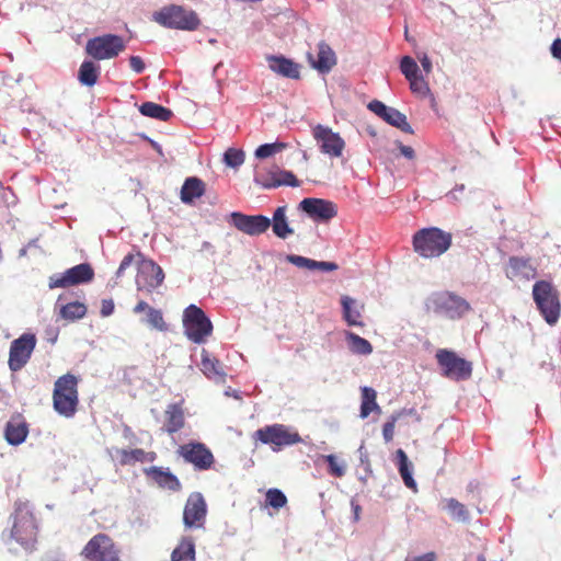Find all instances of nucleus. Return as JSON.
<instances>
[{
	"mask_svg": "<svg viewBox=\"0 0 561 561\" xmlns=\"http://www.w3.org/2000/svg\"><path fill=\"white\" fill-rule=\"evenodd\" d=\"M343 308V317L348 325L363 327L364 323L360 321L362 314L358 308H355V300L348 296L341 298Z\"/></svg>",
	"mask_w": 561,
	"mask_h": 561,
	"instance_id": "34",
	"label": "nucleus"
},
{
	"mask_svg": "<svg viewBox=\"0 0 561 561\" xmlns=\"http://www.w3.org/2000/svg\"><path fill=\"white\" fill-rule=\"evenodd\" d=\"M398 460V470L407 488L415 491L416 482L412 477V463L409 461L407 454L402 449L396 451Z\"/></svg>",
	"mask_w": 561,
	"mask_h": 561,
	"instance_id": "30",
	"label": "nucleus"
},
{
	"mask_svg": "<svg viewBox=\"0 0 561 561\" xmlns=\"http://www.w3.org/2000/svg\"><path fill=\"white\" fill-rule=\"evenodd\" d=\"M100 76V66L95 65L91 60H84L78 71V80L81 84L87 87H93Z\"/></svg>",
	"mask_w": 561,
	"mask_h": 561,
	"instance_id": "31",
	"label": "nucleus"
},
{
	"mask_svg": "<svg viewBox=\"0 0 561 561\" xmlns=\"http://www.w3.org/2000/svg\"><path fill=\"white\" fill-rule=\"evenodd\" d=\"M270 69L285 78L299 79L301 66L294 60L284 56H268L267 58Z\"/></svg>",
	"mask_w": 561,
	"mask_h": 561,
	"instance_id": "25",
	"label": "nucleus"
},
{
	"mask_svg": "<svg viewBox=\"0 0 561 561\" xmlns=\"http://www.w3.org/2000/svg\"><path fill=\"white\" fill-rule=\"evenodd\" d=\"M253 437L263 444L271 445L274 451L301 442L298 432L284 424L266 425L254 432Z\"/></svg>",
	"mask_w": 561,
	"mask_h": 561,
	"instance_id": "8",
	"label": "nucleus"
},
{
	"mask_svg": "<svg viewBox=\"0 0 561 561\" xmlns=\"http://www.w3.org/2000/svg\"><path fill=\"white\" fill-rule=\"evenodd\" d=\"M185 423L183 402L168 404L164 410L163 431L169 435H173L183 430Z\"/></svg>",
	"mask_w": 561,
	"mask_h": 561,
	"instance_id": "22",
	"label": "nucleus"
},
{
	"mask_svg": "<svg viewBox=\"0 0 561 561\" xmlns=\"http://www.w3.org/2000/svg\"><path fill=\"white\" fill-rule=\"evenodd\" d=\"M307 58L311 67L321 73L329 72L336 64L334 51L324 42H320L318 45L317 58H314L311 53H308Z\"/></svg>",
	"mask_w": 561,
	"mask_h": 561,
	"instance_id": "24",
	"label": "nucleus"
},
{
	"mask_svg": "<svg viewBox=\"0 0 561 561\" xmlns=\"http://www.w3.org/2000/svg\"><path fill=\"white\" fill-rule=\"evenodd\" d=\"M207 506L205 499L198 492L190 494L184 506L183 523L186 527H201L205 520Z\"/></svg>",
	"mask_w": 561,
	"mask_h": 561,
	"instance_id": "19",
	"label": "nucleus"
},
{
	"mask_svg": "<svg viewBox=\"0 0 561 561\" xmlns=\"http://www.w3.org/2000/svg\"><path fill=\"white\" fill-rule=\"evenodd\" d=\"M437 557L435 552H427L423 556L407 558L405 561H436Z\"/></svg>",
	"mask_w": 561,
	"mask_h": 561,
	"instance_id": "55",
	"label": "nucleus"
},
{
	"mask_svg": "<svg viewBox=\"0 0 561 561\" xmlns=\"http://www.w3.org/2000/svg\"><path fill=\"white\" fill-rule=\"evenodd\" d=\"M287 261L300 268L314 270L316 261L296 254L287 256Z\"/></svg>",
	"mask_w": 561,
	"mask_h": 561,
	"instance_id": "48",
	"label": "nucleus"
},
{
	"mask_svg": "<svg viewBox=\"0 0 561 561\" xmlns=\"http://www.w3.org/2000/svg\"><path fill=\"white\" fill-rule=\"evenodd\" d=\"M94 278V271L89 263H81L68 268L62 274L49 277L48 286L54 288H67L70 286L90 283Z\"/></svg>",
	"mask_w": 561,
	"mask_h": 561,
	"instance_id": "15",
	"label": "nucleus"
},
{
	"mask_svg": "<svg viewBox=\"0 0 561 561\" xmlns=\"http://www.w3.org/2000/svg\"><path fill=\"white\" fill-rule=\"evenodd\" d=\"M183 328L187 339L196 344L205 343L213 333L211 321L196 305H190L183 312Z\"/></svg>",
	"mask_w": 561,
	"mask_h": 561,
	"instance_id": "7",
	"label": "nucleus"
},
{
	"mask_svg": "<svg viewBox=\"0 0 561 561\" xmlns=\"http://www.w3.org/2000/svg\"><path fill=\"white\" fill-rule=\"evenodd\" d=\"M478 561H486L485 557L483 554L478 556Z\"/></svg>",
	"mask_w": 561,
	"mask_h": 561,
	"instance_id": "61",
	"label": "nucleus"
},
{
	"mask_svg": "<svg viewBox=\"0 0 561 561\" xmlns=\"http://www.w3.org/2000/svg\"><path fill=\"white\" fill-rule=\"evenodd\" d=\"M368 108L382 118L385 112H387L388 106L385 105L381 101L374 100L368 104Z\"/></svg>",
	"mask_w": 561,
	"mask_h": 561,
	"instance_id": "50",
	"label": "nucleus"
},
{
	"mask_svg": "<svg viewBox=\"0 0 561 561\" xmlns=\"http://www.w3.org/2000/svg\"><path fill=\"white\" fill-rule=\"evenodd\" d=\"M147 323L159 331L167 330V323L163 320L162 312L158 309L149 308L147 312Z\"/></svg>",
	"mask_w": 561,
	"mask_h": 561,
	"instance_id": "45",
	"label": "nucleus"
},
{
	"mask_svg": "<svg viewBox=\"0 0 561 561\" xmlns=\"http://www.w3.org/2000/svg\"><path fill=\"white\" fill-rule=\"evenodd\" d=\"M551 54L554 58L561 60V38L553 41L551 45Z\"/></svg>",
	"mask_w": 561,
	"mask_h": 561,
	"instance_id": "56",
	"label": "nucleus"
},
{
	"mask_svg": "<svg viewBox=\"0 0 561 561\" xmlns=\"http://www.w3.org/2000/svg\"><path fill=\"white\" fill-rule=\"evenodd\" d=\"M286 147L283 142L264 144L256 148L255 157L259 159H266Z\"/></svg>",
	"mask_w": 561,
	"mask_h": 561,
	"instance_id": "43",
	"label": "nucleus"
},
{
	"mask_svg": "<svg viewBox=\"0 0 561 561\" xmlns=\"http://www.w3.org/2000/svg\"><path fill=\"white\" fill-rule=\"evenodd\" d=\"M202 370L208 378L224 379L226 376L221 363L211 357L205 350L202 353Z\"/></svg>",
	"mask_w": 561,
	"mask_h": 561,
	"instance_id": "33",
	"label": "nucleus"
},
{
	"mask_svg": "<svg viewBox=\"0 0 561 561\" xmlns=\"http://www.w3.org/2000/svg\"><path fill=\"white\" fill-rule=\"evenodd\" d=\"M176 453L197 471H207L215 465L214 454L204 443L188 442L181 445Z\"/></svg>",
	"mask_w": 561,
	"mask_h": 561,
	"instance_id": "12",
	"label": "nucleus"
},
{
	"mask_svg": "<svg viewBox=\"0 0 561 561\" xmlns=\"http://www.w3.org/2000/svg\"><path fill=\"white\" fill-rule=\"evenodd\" d=\"M453 234L437 227L423 228L413 236V250L424 259H434L448 251Z\"/></svg>",
	"mask_w": 561,
	"mask_h": 561,
	"instance_id": "2",
	"label": "nucleus"
},
{
	"mask_svg": "<svg viewBox=\"0 0 561 561\" xmlns=\"http://www.w3.org/2000/svg\"><path fill=\"white\" fill-rule=\"evenodd\" d=\"M123 37L115 34H104L90 38L85 44V53L95 60H106L117 57L125 50Z\"/></svg>",
	"mask_w": 561,
	"mask_h": 561,
	"instance_id": "10",
	"label": "nucleus"
},
{
	"mask_svg": "<svg viewBox=\"0 0 561 561\" xmlns=\"http://www.w3.org/2000/svg\"><path fill=\"white\" fill-rule=\"evenodd\" d=\"M312 136L320 146L322 153H325L331 158H340L342 156L345 148V141L330 127L319 124L312 128Z\"/></svg>",
	"mask_w": 561,
	"mask_h": 561,
	"instance_id": "16",
	"label": "nucleus"
},
{
	"mask_svg": "<svg viewBox=\"0 0 561 561\" xmlns=\"http://www.w3.org/2000/svg\"><path fill=\"white\" fill-rule=\"evenodd\" d=\"M352 507H353V511H354V519L357 522L359 519V514H360V506L354 502H352Z\"/></svg>",
	"mask_w": 561,
	"mask_h": 561,
	"instance_id": "60",
	"label": "nucleus"
},
{
	"mask_svg": "<svg viewBox=\"0 0 561 561\" xmlns=\"http://www.w3.org/2000/svg\"><path fill=\"white\" fill-rule=\"evenodd\" d=\"M121 554L119 546L104 533L90 538L80 552L83 561H122Z\"/></svg>",
	"mask_w": 561,
	"mask_h": 561,
	"instance_id": "6",
	"label": "nucleus"
},
{
	"mask_svg": "<svg viewBox=\"0 0 561 561\" xmlns=\"http://www.w3.org/2000/svg\"><path fill=\"white\" fill-rule=\"evenodd\" d=\"M346 341L348 348L354 354L369 355L373 352V346L369 341L359 336L354 332H346Z\"/></svg>",
	"mask_w": 561,
	"mask_h": 561,
	"instance_id": "38",
	"label": "nucleus"
},
{
	"mask_svg": "<svg viewBox=\"0 0 561 561\" xmlns=\"http://www.w3.org/2000/svg\"><path fill=\"white\" fill-rule=\"evenodd\" d=\"M78 383L79 379L70 373L58 377L55 381L53 407L59 415L70 419L77 413L79 405Z\"/></svg>",
	"mask_w": 561,
	"mask_h": 561,
	"instance_id": "3",
	"label": "nucleus"
},
{
	"mask_svg": "<svg viewBox=\"0 0 561 561\" xmlns=\"http://www.w3.org/2000/svg\"><path fill=\"white\" fill-rule=\"evenodd\" d=\"M139 111L142 115L159 119L161 122H168L173 115L170 108L153 102L142 103L139 107Z\"/></svg>",
	"mask_w": 561,
	"mask_h": 561,
	"instance_id": "36",
	"label": "nucleus"
},
{
	"mask_svg": "<svg viewBox=\"0 0 561 561\" xmlns=\"http://www.w3.org/2000/svg\"><path fill=\"white\" fill-rule=\"evenodd\" d=\"M149 308H151L146 301L144 300H140L135 307H134V312L135 313H140L142 311H149Z\"/></svg>",
	"mask_w": 561,
	"mask_h": 561,
	"instance_id": "59",
	"label": "nucleus"
},
{
	"mask_svg": "<svg viewBox=\"0 0 561 561\" xmlns=\"http://www.w3.org/2000/svg\"><path fill=\"white\" fill-rule=\"evenodd\" d=\"M36 342L33 333H24L11 342L8 360L10 370L19 371L28 363Z\"/></svg>",
	"mask_w": 561,
	"mask_h": 561,
	"instance_id": "13",
	"label": "nucleus"
},
{
	"mask_svg": "<svg viewBox=\"0 0 561 561\" xmlns=\"http://www.w3.org/2000/svg\"><path fill=\"white\" fill-rule=\"evenodd\" d=\"M137 289L151 294L163 283V270L154 261L145 259L139 252L137 253Z\"/></svg>",
	"mask_w": 561,
	"mask_h": 561,
	"instance_id": "11",
	"label": "nucleus"
},
{
	"mask_svg": "<svg viewBox=\"0 0 561 561\" xmlns=\"http://www.w3.org/2000/svg\"><path fill=\"white\" fill-rule=\"evenodd\" d=\"M396 421L397 417L391 416V419L388 422H386L382 426V436L387 443L393 439Z\"/></svg>",
	"mask_w": 561,
	"mask_h": 561,
	"instance_id": "49",
	"label": "nucleus"
},
{
	"mask_svg": "<svg viewBox=\"0 0 561 561\" xmlns=\"http://www.w3.org/2000/svg\"><path fill=\"white\" fill-rule=\"evenodd\" d=\"M443 508L447 511L450 517L460 523H467L470 519V514L465 504L456 499H445Z\"/></svg>",
	"mask_w": 561,
	"mask_h": 561,
	"instance_id": "35",
	"label": "nucleus"
},
{
	"mask_svg": "<svg viewBox=\"0 0 561 561\" xmlns=\"http://www.w3.org/2000/svg\"><path fill=\"white\" fill-rule=\"evenodd\" d=\"M152 20L167 28L195 31L201 25L197 13L178 4H169L153 12Z\"/></svg>",
	"mask_w": 561,
	"mask_h": 561,
	"instance_id": "4",
	"label": "nucleus"
},
{
	"mask_svg": "<svg viewBox=\"0 0 561 561\" xmlns=\"http://www.w3.org/2000/svg\"><path fill=\"white\" fill-rule=\"evenodd\" d=\"M533 297L546 322L553 325L558 322L561 304L558 290L550 282L538 280L533 286Z\"/></svg>",
	"mask_w": 561,
	"mask_h": 561,
	"instance_id": "5",
	"label": "nucleus"
},
{
	"mask_svg": "<svg viewBox=\"0 0 561 561\" xmlns=\"http://www.w3.org/2000/svg\"><path fill=\"white\" fill-rule=\"evenodd\" d=\"M505 274L512 280H530L537 276V265L531 257L511 256L505 267Z\"/></svg>",
	"mask_w": 561,
	"mask_h": 561,
	"instance_id": "20",
	"label": "nucleus"
},
{
	"mask_svg": "<svg viewBox=\"0 0 561 561\" xmlns=\"http://www.w3.org/2000/svg\"><path fill=\"white\" fill-rule=\"evenodd\" d=\"M410 82V89L413 93H417L422 96H426L430 92V88L427 82L424 80L421 76H415L411 79H409Z\"/></svg>",
	"mask_w": 561,
	"mask_h": 561,
	"instance_id": "47",
	"label": "nucleus"
},
{
	"mask_svg": "<svg viewBox=\"0 0 561 561\" xmlns=\"http://www.w3.org/2000/svg\"><path fill=\"white\" fill-rule=\"evenodd\" d=\"M114 301L112 299H103L101 302V316L108 317L114 312Z\"/></svg>",
	"mask_w": 561,
	"mask_h": 561,
	"instance_id": "52",
	"label": "nucleus"
},
{
	"mask_svg": "<svg viewBox=\"0 0 561 561\" xmlns=\"http://www.w3.org/2000/svg\"><path fill=\"white\" fill-rule=\"evenodd\" d=\"M28 434L27 424L25 422H8L4 431V436L10 445L22 444Z\"/></svg>",
	"mask_w": 561,
	"mask_h": 561,
	"instance_id": "29",
	"label": "nucleus"
},
{
	"mask_svg": "<svg viewBox=\"0 0 561 561\" xmlns=\"http://www.w3.org/2000/svg\"><path fill=\"white\" fill-rule=\"evenodd\" d=\"M314 270L332 272L337 270V264L334 262L316 261Z\"/></svg>",
	"mask_w": 561,
	"mask_h": 561,
	"instance_id": "54",
	"label": "nucleus"
},
{
	"mask_svg": "<svg viewBox=\"0 0 561 561\" xmlns=\"http://www.w3.org/2000/svg\"><path fill=\"white\" fill-rule=\"evenodd\" d=\"M205 193V184L197 178H188L185 180L181 188V199L183 203H191L195 198L201 197Z\"/></svg>",
	"mask_w": 561,
	"mask_h": 561,
	"instance_id": "28",
	"label": "nucleus"
},
{
	"mask_svg": "<svg viewBox=\"0 0 561 561\" xmlns=\"http://www.w3.org/2000/svg\"><path fill=\"white\" fill-rule=\"evenodd\" d=\"M144 473L159 488L168 489L173 492L180 491L182 488V484L178 477L173 474L168 468L163 469L161 467L153 466L150 468H146L144 470Z\"/></svg>",
	"mask_w": 561,
	"mask_h": 561,
	"instance_id": "21",
	"label": "nucleus"
},
{
	"mask_svg": "<svg viewBox=\"0 0 561 561\" xmlns=\"http://www.w3.org/2000/svg\"><path fill=\"white\" fill-rule=\"evenodd\" d=\"M421 65L426 73H430L432 71V61L428 58L426 54L423 55V57L420 58Z\"/></svg>",
	"mask_w": 561,
	"mask_h": 561,
	"instance_id": "58",
	"label": "nucleus"
},
{
	"mask_svg": "<svg viewBox=\"0 0 561 561\" xmlns=\"http://www.w3.org/2000/svg\"><path fill=\"white\" fill-rule=\"evenodd\" d=\"M224 161L228 167L238 168L244 162V152L240 149L229 148L224 154Z\"/></svg>",
	"mask_w": 561,
	"mask_h": 561,
	"instance_id": "44",
	"label": "nucleus"
},
{
	"mask_svg": "<svg viewBox=\"0 0 561 561\" xmlns=\"http://www.w3.org/2000/svg\"><path fill=\"white\" fill-rule=\"evenodd\" d=\"M266 505L279 510L287 504L286 495L278 489H270L266 492Z\"/></svg>",
	"mask_w": 561,
	"mask_h": 561,
	"instance_id": "42",
	"label": "nucleus"
},
{
	"mask_svg": "<svg viewBox=\"0 0 561 561\" xmlns=\"http://www.w3.org/2000/svg\"><path fill=\"white\" fill-rule=\"evenodd\" d=\"M116 454L121 466H134L137 462H153L158 457L156 451H146L141 448L118 449Z\"/></svg>",
	"mask_w": 561,
	"mask_h": 561,
	"instance_id": "26",
	"label": "nucleus"
},
{
	"mask_svg": "<svg viewBox=\"0 0 561 561\" xmlns=\"http://www.w3.org/2000/svg\"><path fill=\"white\" fill-rule=\"evenodd\" d=\"M255 182L264 188H274L282 185L296 187L299 185L296 175L290 171H275L268 175L257 174Z\"/></svg>",
	"mask_w": 561,
	"mask_h": 561,
	"instance_id": "23",
	"label": "nucleus"
},
{
	"mask_svg": "<svg viewBox=\"0 0 561 561\" xmlns=\"http://www.w3.org/2000/svg\"><path fill=\"white\" fill-rule=\"evenodd\" d=\"M8 542L32 553L37 549L39 522L34 507L27 501L14 502L9 517Z\"/></svg>",
	"mask_w": 561,
	"mask_h": 561,
	"instance_id": "1",
	"label": "nucleus"
},
{
	"mask_svg": "<svg viewBox=\"0 0 561 561\" xmlns=\"http://www.w3.org/2000/svg\"><path fill=\"white\" fill-rule=\"evenodd\" d=\"M405 37H410V34H408V31H404Z\"/></svg>",
	"mask_w": 561,
	"mask_h": 561,
	"instance_id": "62",
	"label": "nucleus"
},
{
	"mask_svg": "<svg viewBox=\"0 0 561 561\" xmlns=\"http://www.w3.org/2000/svg\"><path fill=\"white\" fill-rule=\"evenodd\" d=\"M400 69L408 80L417 76L419 72L417 64L410 56H404L401 59Z\"/></svg>",
	"mask_w": 561,
	"mask_h": 561,
	"instance_id": "46",
	"label": "nucleus"
},
{
	"mask_svg": "<svg viewBox=\"0 0 561 561\" xmlns=\"http://www.w3.org/2000/svg\"><path fill=\"white\" fill-rule=\"evenodd\" d=\"M59 313L62 319L75 321L85 316L87 307L82 302L73 301L62 306Z\"/></svg>",
	"mask_w": 561,
	"mask_h": 561,
	"instance_id": "40",
	"label": "nucleus"
},
{
	"mask_svg": "<svg viewBox=\"0 0 561 561\" xmlns=\"http://www.w3.org/2000/svg\"><path fill=\"white\" fill-rule=\"evenodd\" d=\"M230 224L249 236H260L271 227V219L263 215H245L239 211L230 214Z\"/></svg>",
	"mask_w": 561,
	"mask_h": 561,
	"instance_id": "17",
	"label": "nucleus"
},
{
	"mask_svg": "<svg viewBox=\"0 0 561 561\" xmlns=\"http://www.w3.org/2000/svg\"><path fill=\"white\" fill-rule=\"evenodd\" d=\"M171 561H195V543L191 537H183L171 553Z\"/></svg>",
	"mask_w": 561,
	"mask_h": 561,
	"instance_id": "32",
	"label": "nucleus"
},
{
	"mask_svg": "<svg viewBox=\"0 0 561 561\" xmlns=\"http://www.w3.org/2000/svg\"><path fill=\"white\" fill-rule=\"evenodd\" d=\"M382 119L407 134H413V129L408 123L407 116L397 108L388 106Z\"/></svg>",
	"mask_w": 561,
	"mask_h": 561,
	"instance_id": "37",
	"label": "nucleus"
},
{
	"mask_svg": "<svg viewBox=\"0 0 561 561\" xmlns=\"http://www.w3.org/2000/svg\"><path fill=\"white\" fill-rule=\"evenodd\" d=\"M129 66L136 73H141L145 70V62L139 56H131Z\"/></svg>",
	"mask_w": 561,
	"mask_h": 561,
	"instance_id": "51",
	"label": "nucleus"
},
{
	"mask_svg": "<svg viewBox=\"0 0 561 561\" xmlns=\"http://www.w3.org/2000/svg\"><path fill=\"white\" fill-rule=\"evenodd\" d=\"M299 208L316 221H328L337 215L336 205L322 198H305L300 202Z\"/></svg>",
	"mask_w": 561,
	"mask_h": 561,
	"instance_id": "18",
	"label": "nucleus"
},
{
	"mask_svg": "<svg viewBox=\"0 0 561 561\" xmlns=\"http://www.w3.org/2000/svg\"><path fill=\"white\" fill-rule=\"evenodd\" d=\"M323 459L328 462V473L335 478H342L346 472V463L340 461L335 455H325Z\"/></svg>",
	"mask_w": 561,
	"mask_h": 561,
	"instance_id": "41",
	"label": "nucleus"
},
{
	"mask_svg": "<svg viewBox=\"0 0 561 561\" xmlns=\"http://www.w3.org/2000/svg\"><path fill=\"white\" fill-rule=\"evenodd\" d=\"M405 37H410V34H408V31H404Z\"/></svg>",
	"mask_w": 561,
	"mask_h": 561,
	"instance_id": "63",
	"label": "nucleus"
},
{
	"mask_svg": "<svg viewBox=\"0 0 561 561\" xmlns=\"http://www.w3.org/2000/svg\"><path fill=\"white\" fill-rule=\"evenodd\" d=\"M271 227L273 232L280 239H286L288 236L294 233V230L289 227L286 218V207H277L271 219Z\"/></svg>",
	"mask_w": 561,
	"mask_h": 561,
	"instance_id": "27",
	"label": "nucleus"
},
{
	"mask_svg": "<svg viewBox=\"0 0 561 561\" xmlns=\"http://www.w3.org/2000/svg\"><path fill=\"white\" fill-rule=\"evenodd\" d=\"M135 257H137V254L134 255L131 253H128L127 255L124 256V259L122 260L119 267L117 270V276H121L123 274V272L131 265Z\"/></svg>",
	"mask_w": 561,
	"mask_h": 561,
	"instance_id": "53",
	"label": "nucleus"
},
{
	"mask_svg": "<svg viewBox=\"0 0 561 561\" xmlns=\"http://www.w3.org/2000/svg\"><path fill=\"white\" fill-rule=\"evenodd\" d=\"M434 311L449 319H459L470 310V305L463 298L450 293L436 294L432 299Z\"/></svg>",
	"mask_w": 561,
	"mask_h": 561,
	"instance_id": "14",
	"label": "nucleus"
},
{
	"mask_svg": "<svg viewBox=\"0 0 561 561\" xmlns=\"http://www.w3.org/2000/svg\"><path fill=\"white\" fill-rule=\"evenodd\" d=\"M377 393L370 387L362 388V404H360V416L367 417L373 411H380L379 405L376 402Z\"/></svg>",
	"mask_w": 561,
	"mask_h": 561,
	"instance_id": "39",
	"label": "nucleus"
},
{
	"mask_svg": "<svg viewBox=\"0 0 561 561\" xmlns=\"http://www.w3.org/2000/svg\"><path fill=\"white\" fill-rule=\"evenodd\" d=\"M400 151L405 158L410 160H412L415 157L414 149L410 146L400 145Z\"/></svg>",
	"mask_w": 561,
	"mask_h": 561,
	"instance_id": "57",
	"label": "nucleus"
},
{
	"mask_svg": "<svg viewBox=\"0 0 561 561\" xmlns=\"http://www.w3.org/2000/svg\"><path fill=\"white\" fill-rule=\"evenodd\" d=\"M435 357L446 378L460 381L471 377L472 363L458 356L454 351L440 348L436 352Z\"/></svg>",
	"mask_w": 561,
	"mask_h": 561,
	"instance_id": "9",
	"label": "nucleus"
}]
</instances>
